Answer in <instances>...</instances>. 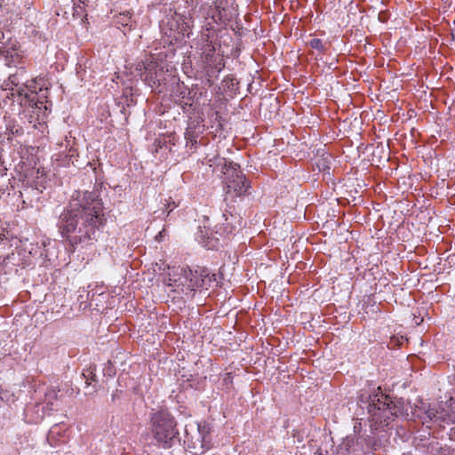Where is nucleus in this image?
I'll use <instances>...</instances> for the list:
<instances>
[{"label":"nucleus","instance_id":"f257e3e1","mask_svg":"<svg viewBox=\"0 0 455 455\" xmlns=\"http://www.w3.org/2000/svg\"><path fill=\"white\" fill-rule=\"evenodd\" d=\"M107 223L100 195L94 191L78 193L60 213L58 228L72 247L92 245Z\"/></svg>","mask_w":455,"mask_h":455},{"label":"nucleus","instance_id":"f03ea898","mask_svg":"<svg viewBox=\"0 0 455 455\" xmlns=\"http://www.w3.org/2000/svg\"><path fill=\"white\" fill-rule=\"evenodd\" d=\"M228 33L220 34L211 22L203 28L200 36L196 42V50L200 54L202 68L205 74L208 83L212 85L219 74L225 68L224 51L220 40Z\"/></svg>","mask_w":455,"mask_h":455},{"label":"nucleus","instance_id":"7ed1b4c3","mask_svg":"<svg viewBox=\"0 0 455 455\" xmlns=\"http://www.w3.org/2000/svg\"><path fill=\"white\" fill-rule=\"evenodd\" d=\"M207 276L208 273L204 268L192 270L189 267H168L164 283L172 291L193 297L195 291L203 287Z\"/></svg>","mask_w":455,"mask_h":455},{"label":"nucleus","instance_id":"20e7f679","mask_svg":"<svg viewBox=\"0 0 455 455\" xmlns=\"http://www.w3.org/2000/svg\"><path fill=\"white\" fill-rule=\"evenodd\" d=\"M136 70L140 72V78L157 93L167 92L171 85L178 84L176 76L163 60H155L150 57L137 64Z\"/></svg>","mask_w":455,"mask_h":455},{"label":"nucleus","instance_id":"39448f33","mask_svg":"<svg viewBox=\"0 0 455 455\" xmlns=\"http://www.w3.org/2000/svg\"><path fill=\"white\" fill-rule=\"evenodd\" d=\"M149 430L159 446L171 447L179 435L177 421L167 407L153 408L149 413Z\"/></svg>","mask_w":455,"mask_h":455},{"label":"nucleus","instance_id":"423d86ee","mask_svg":"<svg viewBox=\"0 0 455 455\" xmlns=\"http://www.w3.org/2000/svg\"><path fill=\"white\" fill-rule=\"evenodd\" d=\"M409 406L403 399L393 401L387 395H376L369 403L368 411L371 415V421L377 427L389 424L392 417H407Z\"/></svg>","mask_w":455,"mask_h":455},{"label":"nucleus","instance_id":"0eeeda50","mask_svg":"<svg viewBox=\"0 0 455 455\" xmlns=\"http://www.w3.org/2000/svg\"><path fill=\"white\" fill-rule=\"evenodd\" d=\"M223 183L226 199L235 200L243 196L248 194L250 188V182L240 169V165L233 162L225 164Z\"/></svg>","mask_w":455,"mask_h":455},{"label":"nucleus","instance_id":"6e6552de","mask_svg":"<svg viewBox=\"0 0 455 455\" xmlns=\"http://www.w3.org/2000/svg\"><path fill=\"white\" fill-rule=\"evenodd\" d=\"M426 414L435 422L455 424V397H451L445 404H440L438 408H428Z\"/></svg>","mask_w":455,"mask_h":455},{"label":"nucleus","instance_id":"1a4fd4ad","mask_svg":"<svg viewBox=\"0 0 455 455\" xmlns=\"http://www.w3.org/2000/svg\"><path fill=\"white\" fill-rule=\"evenodd\" d=\"M26 73L25 68H19L14 74L10 75L8 78L3 82L1 88L4 91L15 90L19 96L29 98L28 93L25 92V89L23 88L26 80Z\"/></svg>","mask_w":455,"mask_h":455},{"label":"nucleus","instance_id":"9d476101","mask_svg":"<svg viewBox=\"0 0 455 455\" xmlns=\"http://www.w3.org/2000/svg\"><path fill=\"white\" fill-rule=\"evenodd\" d=\"M0 55L4 57L8 67H17L23 63L24 55L16 42L9 43L7 45L0 47Z\"/></svg>","mask_w":455,"mask_h":455},{"label":"nucleus","instance_id":"9b49d317","mask_svg":"<svg viewBox=\"0 0 455 455\" xmlns=\"http://www.w3.org/2000/svg\"><path fill=\"white\" fill-rule=\"evenodd\" d=\"M192 18L183 14L175 12L169 20L168 26L172 31H176L179 35L188 36L192 27Z\"/></svg>","mask_w":455,"mask_h":455},{"label":"nucleus","instance_id":"f8f14e48","mask_svg":"<svg viewBox=\"0 0 455 455\" xmlns=\"http://www.w3.org/2000/svg\"><path fill=\"white\" fill-rule=\"evenodd\" d=\"M115 22L124 35L136 28V21L132 19L130 12H122L116 15Z\"/></svg>","mask_w":455,"mask_h":455},{"label":"nucleus","instance_id":"ddd939ff","mask_svg":"<svg viewBox=\"0 0 455 455\" xmlns=\"http://www.w3.org/2000/svg\"><path fill=\"white\" fill-rule=\"evenodd\" d=\"M23 88L25 89V92H28L29 98H26L29 101V105L33 108H41L43 102L36 100V79L28 80L26 78Z\"/></svg>","mask_w":455,"mask_h":455},{"label":"nucleus","instance_id":"4468645a","mask_svg":"<svg viewBox=\"0 0 455 455\" xmlns=\"http://www.w3.org/2000/svg\"><path fill=\"white\" fill-rule=\"evenodd\" d=\"M222 12H225V9L222 7V1L216 0L209 6L206 12V20L212 19V23H222L225 21Z\"/></svg>","mask_w":455,"mask_h":455},{"label":"nucleus","instance_id":"2eb2a0df","mask_svg":"<svg viewBox=\"0 0 455 455\" xmlns=\"http://www.w3.org/2000/svg\"><path fill=\"white\" fill-rule=\"evenodd\" d=\"M223 218L225 219V221L220 225V228L222 229L224 234L228 235L233 233L236 228V217L232 214H230L228 217L226 213H224Z\"/></svg>","mask_w":455,"mask_h":455},{"label":"nucleus","instance_id":"dca6fc26","mask_svg":"<svg viewBox=\"0 0 455 455\" xmlns=\"http://www.w3.org/2000/svg\"><path fill=\"white\" fill-rule=\"evenodd\" d=\"M228 163L229 162H228L225 158H220V157H219L217 156H213L212 157H210L209 156H206L204 157V159L203 160V164H207L210 167L214 166L216 164H223V171L225 170V164H228Z\"/></svg>","mask_w":455,"mask_h":455},{"label":"nucleus","instance_id":"f3484780","mask_svg":"<svg viewBox=\"0 0 455 455\" xmlns=\"http://www.w3.org/2000/svg\"><path fill=\"white\" fill-rule=\"evenodd\" d=\"M6 130L10 135L20 136L24 133L23 127L15 122H10L6 126Z\"/></svg>","mask_w":455,"mask_h":455},{"label":"nucleus","instance_id":"a211bd4d","mask_svg":"<svg viewBox=\"0 0 455 455\" xmlns=\"http://www.w3.org/2000/svg\"><path fill=\"white\" fill-rule=\"evenodd\" d=\"M308 45L313 48V49H315L317 51H319L321 53H325L327 52V46H326V43H323L321 39L319 38H314L312 40H310L308 42Z\"/></svg>","mask_w":455,"mask_h":455},{"label":"nucleus","instance_id":"6ab92c4d","mask_svg":"<svg viewBox=\"0 0 455 455\" xmlns=\"http://www.w3.org/2000/svg\"><path fill=\"white\" fill-rule=\"evenodd\" d=\"M185 138L187 140V147L189 143H191V146H194L196 144V138L197 135L195 133L194 131H192V128L189 126L186 132H185Z\"/></svg>","mask_w":455,"mask_h":455},{"label":"nucleus","instance_id":"aec40b11","mask_svg":"<svg viewBox=\"0 0 455 455\" xmlns=\"http://www.w3.org/2000/svg\"><path fill=\"white\" fill-rule=\"evenodd\" d=\"M316 165L320 171H326L330 169V162L328 158H320L316 163Z\"/></svg>","mask_w":455,"mask_h":455},{"label":"nucleus","instance_id":"412c9836","mask_svg":"<svg viewBox=\"0 0 455 455\" xmlns=\"http://www.w3.org/2000/svg\"><path fill=\"white\" fill-rule=\"evenodd\" d=\"M14 253L7 254V255H0V265L5 264L6 261H11L14 259Z\"/></svg>","mask_w":455,"mask_h":455},{"label":"nucleus","instance_id":"4be33fe9","mask_svg":"<svg viewBox=\"0 0 455 455\" xmlns=\"http://www.w3.org/2000/svg\"><path fill=\"white\" fill-rule=\"evenodd\" d=\"M177 206H178V204L174 201H172V202H169L168 204H166L165 211H167V216H169L170 213L173 211V209H175Z\"/></svg>","mask_w":455,"mask_h":455},{"label":"nucleus","instance_id":"5701e85b","mask_svg":"<svg viewBox=\"0 0 455 455\" xmlns=\"http://www.w3.org/2000/svg\"><path fill=\"white\" fill-rule=\"evenodd\" d=\"M59 428L58 426H54L53 427H52V429L50 430V434H49V439L52 440L54 438V435L55 434H57V429Z\"/></svg>","mask_w":455,"mask_h":455},{"label":"nucleus","instance_id":"b1692460","mask_svg":"<svg viewBox=\"0 0 455 455\" xmlns=\"http://www.w3.org/2000/svg\"><path fill=\"white\" fill-rule=\"evenodd\" d=\"M8 243H9V242H8L7 238L4 235L0 236V245L4 244V247H5V246L8 245Z\"/></svg>","mask_w":455,"mask_h":455},{"label":"nucleus","instance_id":"393cba45","mask_svg":"<svg viewBox=\"0 0 455 455\" xmlns=\"http://www.w3.org/2000/svg\"><path fill=\"white\" fill-rule=\"evenodd\" d=\"M451 37L455 41V28L451 31Z\"/></svg>","mask_w":455,"mask_h":455},{"label":"nucleus","instance_id":"a878e982","mask_svg":"<svg viewBox=\"0 0 455 455\" xmlns=\"http://www.w3.org/2000/svg\"><path fill=\"white\" fill-rule=\"evenodd\" d=\"M92 376H90V379L94 380V376L92 375V372H90Z\"/></svg>","mask_w":455,"mask_h":455},{"label":"nucleus","instance_id":"bb28decb","mask_svg":"<svg viewBox=\"0 0 455 455\" xmlns=\"http://www.w3.org/2000/svg\"><path fill=\"white\" fill-rule=\"evenodd\" d=\"M7 140H12V138L10 136H8Z\"/></svg>","mask_w":455,"mask_h":455}]
</instances>
